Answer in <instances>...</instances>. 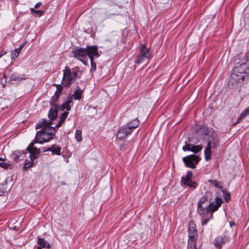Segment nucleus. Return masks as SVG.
<instances>
[{"instance_id":"nucleus-39","label":"nucleus","mask_w":249,"mask_h":249,"mask_svg":"<svg viewBox=\"0 0 249 249\" xmlns=\"http://www.w3.org/2000/svg\"><path fill=\"white\" fill-rule=\"evenodd\" d=\"M91 63V71H95L96 69V63L93 61V59L90 60Z\"/></svg>"},{"instance_id":"nucleus-28","label":"nucleus","mask_w":249,"mask_h":249,"mask_svg":"<svg viewBox=\"0 0 249 249\" xmlns=\"http://www.w3.org/2000/svg\"><path fill=\"white\" fill-rule=\"evenodd\" d=\"M208 181L210 183L213 185L215 187L218 189H222L223 187L221 182L216 179H209Z\"/></svg>"},{"instance_id":"nucleus-2","label":"nucleus","mask_w":249,"mask_h":249,"mask_svg":"<svg viewBox=\"0 0 249 249\" xmlns=\"http://www.w3.org/2000/svg\"><path fill=\"white\" fill-rule=\"evenodd\" d=\"M55 134V127H45L36 132L34 142L43 143L52 140Z\"/></svg>"},{"instance_id":"nucleus-29","label":"nucleus","mask_w":249,"mask_h":249,"mask_svg":"<svg viewBox=\"0 0 249 249\" xmlns=\"http://www.w3.org/2000/svg\"><path fill=\"white\" fill-rule=\"evenodd\" d=\"M61 94H59V92L56 93L55 92L54 95L52 97V99L51 100V105L52 106L53 105L56 104V102L58 99L59 96Z\"/></svg>"},{"instance_id":"nucleus-40","label":"nucleus","mask_w":249,"mask_h":249,"mask_svg":"<svg viewBox=\"0 0 249 249\" xmlns=\"http://www.w3.org/2000/svg\"><path fill=\"white\" fill-rule=\"evenodd\" d=\"M44 13V12L42 10H35V14H38L39 15V17L41 16L42 15V14Z\"/></svg>"},{"instance_id":"nucleus-5","label":"nucleus","mask_w":249,"mask_h":249,"mask_svg":"<svg viewBox=\"0 0 249 249\" xmlns=\"http://www.w3.org/2000/svg\"><path fill=\"white\" fill-rule=\"evenodd\" d=\"M151 56V52L150 49L147 48L144 44H141L139 53L135 62L136 63H140L142 62L144 58H149Z\"/></svg>"},{"instance_id":"nucleus-23","label":"nucleus","mask_w":249,"mask_h":249,"mask_svg":"<svg viewBox=\"0 0 249 249\" xmlns=\"http://www.w3.org/2000/svg\"><path fill=\"white\" fill-rule=\"evenodd\" d=\"M82 93L83 90L79 88H78L71 97L72 99L73 98L74 100H80L81 98Z\"/></svg>"},{"instance_id":"nucleus-22","label":"nucleus","mask_w":249,"mask_h":249,"mask_svg":"<svg viewBox=\"0 0 249 249\" xmlns=\"http://www.w3.org/2000/svg\"><path fill=\"white\" fill-rule=\"evenodd\" d=\"M51 148L52 155H61V148L59 145L56 144H53L51 146Z\"/></svg>"},{"instance_id":"nucleus-25","label":"nucleus","mask_w":249,"mask_h":249,"mask_svg":"<svg viewBox=\"0 0 249 249\" xmlns=\"http://www.w3.org/2000/svg\"><path fill=\"white\" fill-rule=\"evenodd\" d=\"M24 46V44L21 45L18 48L15 49L11 53V58L15 59L19 54L21 50Z\"/></svg>"},{"instance_id":"nucleus-8","label":"nucleus","mask_w":249,"mask_h":249,"mask_svg":"<svg viewBox=\"0 0 249 249\" xmlns=\"http://www.w3.org/2000/svg\"><path fill=\"white\" fill-rule=\"evenodd\" d=\"M222 202L223 200L221 198L216 197L215 198V204L214 202H213L206 207L205 208H207V212H213L217 211L218 208L221 206Z\"/></svg>"},{"instance_id":"nucleus-3","label":"nucleus","mask_w":249,"mask_h":249,"mask_svg":"<svg viewBox=\"0 0 249 249\" xmlns=\"http://www.w3.org/2000/svg\"><path fill=\"white\" fill-rule=\"evenodd\" d=\"M80 72L78 67L72 69V71L68 67H65L63 71V77L62 81L64 85L66 87H69L76 80L78 77V73Z\"/></svg>"},{"instance_id":"nucleus-42","label":"nucleus","mask_w":249,"mask_h":249,"mask_svg":"<svg viewBox=\"0 0 249 249\" xmlns=\"http://www.w3.org/2000/svg\"><path fill=\"white\" fill-rule=\"evenodd\" d=\"M209 219L208 218H206V219H204L202 221V225H206L207 224L208 222L209 221Z\"/></svg>"},{"instance_id":"nucleus-46","label":"nucleus","mask_w":249,"mask_h":249,"mask_svg":"<svg viewBox=\"0 0 249 249\" xmlns=\"http://www.w3.org/2000/svg\"><path fill=\"white\" fill-rule=\"evenodd\" d=\"M52 150V148H51V146L50 147H48L47 148H46L45 150H44V152H48V151H51Z\"/></svg>"},{"instance_id":"nucleus-1","label":"nucleus","mask_w":249,"mask_h":249,"mask_svg":"<svg viewBox=\"0 0 249 249\" xmlns=\"http://www.w3.org/2000/svg\"><path fill=\"white\" fill-rule=\"evenodd\" d=\"M249 76V59L242 60L235 67L231 76L230 82L235 81L236 84H242Z\"/></svg>"},{"instance_id":"nucleus-31","label":"nucleus","mask_w":249,"mask_h":249,"mask_svg":"<svg viewBox=\"0 0 249 249\" xmlns=\"http://www.w3.org/2000/svg\"><path fill=\"white\" fill-rule=\"evenodd\" d=\"M206 201H207V198L206 197V196H203L200 198V199L197 202V207H200L202 206V204H204Z\"/></svg>"},{"instance_id":"nucleus-49","label":"nucleus","mask_w":249,"mask_h":249,"mask_svg":"<svg viewBox=\"0 0 249 249\" xmlns=\"http://www.w3.org/2000/svg\"><path fill=\"white\" fill-rule=\"evenodd\" d=\"M37 249H42V248L40 246H38L37 247Z\"/></svg>"},{"instance_id":"nucleus-7","label":"nucleus","mask_w":249,"mask_h":249,"mask_svg":"<svg viewBox=\"0 0 249 249\" xmlns=\"http://www.w3.org/2000/svg\"><path fill=\"white\" fill-rule=\"evenodd\" d=\"M38 142H34V140L30 143L27 147L26 150L30 153V157L32 160H35L36 159L37 155L40 153V150L34 146L35 143Z\"/></svg>"},{"instance_id":"nucleus-15","label":"nucleus","mask_w":249,"mask_h":249,"mask_svg":"<svg viewBox=\"0 0 249 249\" xmlns=\"http://www.w3.org/2000/svg\"><path fill=\"white\" fill-rule=\"evenodd\" d=\"M197 231H196V226L193 221H190L188 225L189 236H196Z\"/></svg>"},{"instance_id":"nucleus-16","label":"nucleus","mask_w":249,"mask_h":249,"mask_svg":"<svg viewBox=\"0 0 249 249\" xmlns=\"http://www.w3.org/2000/svg\"><path fill=\"white\" fill-rule=\"evenodd\" d=\"M72 103V97L70 96H68L67 98V100L66 102L62 104L61 106V110H64V109H66V111H68L71 109L70 105Z\"/></svg>"},{"instance_id":"nucleus-21","label":"nucleus","mask_w":249,"mask_h":249,"mask_svg":"<svg viewBox=\"0 0 249 249\" xmlns=\"http://www.w3.org/2000/svg\"><path fill=\"white\" fill-rule=\"evenodd\" d=\"M37 243L43 248L50 249L51 246L50 244L48 243L43 238L38 237L37 239Z\"/></svg>"},{"instance_id":"nucleus-33","label":"nucleus","mask_w":249,"mask_h":249,"mask_svg":"<svg viewBox=\"0 0 249 249\" xmlns=\"http://www.w3.org/2000/svg\"><path fill=\"white\" fill-rule=\"evenodd\" d=\"M205 208L206 207L203 208V206L200 207H197V211L199 214L202 215L204 214L205 211L207 212V208Z\"/></svg>"},{"instance_id":"nucleus-9","label":"nucleus","mask_w":249,"mask_h":249,"mask_svg":"<svg viewBox=\"0 0 249 249\" xmlns=\"http://www.w3.org/2000/svg\"><path fill=\"white\" fill-rule=\"evenodd\" d=\"M131 133V130L127 125L123 126L120 128L117 133L116 138L122 140Z\"/></svg>"},{"instance_id":"nucleus-38","label":"nucleus","mask_w":249,"mask_h":249,"mask_svg":"<svg viewBox=\"0 0 249 249\" xmlns=\"http://www.w3.org/2000/svg\"><path fill=\"white\" fill-rule=\"evenodd\" d=\"M54 86H56V87L57 88V90L55 91V92L56 93L59 92V94H61V91L63 89L62 86L60 84H54Z\"/></svg>"},{"instance_id":"nucleus-32","label":"nucleus","mask_w":249,"mask_h":249,"mask_svg":"<svg viewBox=\"0 0 249 249\" xmlns=\"http://www.w3.org/2000/svg\"><path fill=\"white\" fill-rule=\"evenodd\" d=\"M34 160H32L31 159V161H27V160H25V163L24 165L23 168L25 169H27L28 168L31 167L33 165V161Z\"/></svg>"},{"instance_id":"nucleus-41","label":"nucleus","mask_w":249,"mask_h":249,"mask_svg":"<svg viewBox=\"0 0 249 249\" xmlns=\"http://www.w3.org/2000/svg\"><path fill=\"white\" fill-rule=\"evenodd\" d=\"M230 199V195L229 194H226V196H225V200L226 202H229Z\"/></svg>"},{"instance_id":"nucleus-26","label":"nucleus","mask_w":249,"mask_h":249,"mask_svg":"<svg viewBox=\"0 0 249 249\" xmlns=\"http://www.w3.org/2000/svg\"><path fill=\"white\" fill-rule=\"evenodd\" d=\"M139 124V121L135 119L133 121L128 123L126 125L128 127H129V128H130L131 131L132 132L135 128L138 127Z\"/></svg>"},{"instance_id":"nucleus-37","label":"nucleus","mask_w":249,"mask_h":249,"mask_svg":"<svg viewBox=\"0 0 249 249\" xmlns=\"http://www.w3.org/2000/svg\"><path fill=\"white\" fill-rule=\"evenodd\" d=\"M196 184L195 182H193L191 180L190 181L188 182L185 185L193 188H196Z\"/></svg>"},{"instance_id":"nucleus-34","label":"nucleus","mask_w":249,"mask_h":249,"mask_svg":"<svg viewBox=\"0 0 249 249\" xmlns=\"http://www.w3.org/2000/svg\"><path fill=\"white\" fill-rule=\"evenodd\" d=\"M6 183L0 184V196L3 195L6 192V189L5 186Z\"/></svg>"},{"instance_id":"nucleus-4","label":"nucleus","mask_w":249,"mask_h":249,"mask_svg":"<svg viewBox=\"0 0 249 249\" xmlns=\"http://www.w3.org/2000/svg\"><path fill=\"white\" fill-rule=\"evenodd\" d=\"M201 159L195 154L187 156L182 158L185 165L190 168L195 169L199 163Z\"/></svg>"},{"instance_id":"nucleus-43","label":"nucleus","mask_w":249,"mask_h":249,"mask_svg":"<svg viewBox=\"0 0 249 249\" xmlns=\"http://www.w3.org/2000/svg\"><path fill=\"white\" fill-rule=\"evenodd\" d=\"M0 166L3 167V168H7L8 166V165L6 163H0Z\"/></svg>"},{"instance_id":"nucleus-44","label":"nucleus","mask_w":249,"mask_h":249,"mask_svg":"<svg viewBox=\"0 0 249 249\" xmlns=\"http://www.w3.org/2000/svg\"><path fill=\"white\" fill-rule=\"evenodd\" d=\"M42 5V3L41 2H37L34 8L36 9Z\"/></svg>"},{"instance_id":"nucleus-30","label":"nucleus","mask_w":249,"mask_h":249,"mask_svg":"<svg viewBox=\"0 0 249 249\" xmlns=\"http://www.w3.org/2000/svg\"><path fill=\"white\" fill-rule=\"evenodd\" d=\"M75 138L78 142L82 141V132L80 130H76L75 132Z\"/></svg>"},{"instance_id":"nucleus-12","label":"nucleus","mask_w":249,"mask_h":249,"mask_svg":"<svg viewBox=\"0 0 249 249\" xmlns=\"http://www.w3.org/2000/svg\"><path fill=\"white\" fill-rule=\"evenodd\" d=\"M57 105L56 104L53 105L48 113V117L50 119V121L52 122V121L54 120L57 118Z\"/></svg>"},{"instance_id":"nucleus-14","label":"nucleus","mask_w":249,"mask_h":249,"mask_svg":"<svg viewBox=\"0 0 249 249\" xmlns=\"http://www.w3.org/2000/svg\"><path fill=\"white\" fill-rule=\"evenodd\" d=\"M52 124V122L51 121H48L47 119H43L36 124V128L38 129L43 127H50V125Z\"/></svg>"},{"instance_id":"nucleus-10","label":"nucleus","mask_w":249,"mask_h":249,"mask_svg":"<svg viewBox=\"0 0 249 249\" xmlns=\"http://www.w3.org/2000/svg\"><path fill=\"white\" fill-rule=\"evenodd\" d=\"M202 149L201 145H195L186 142L185 144L182 147V150L184 151H190L195 154H196Z\"/></svg>"},{"instance_id":"nucleus-24","label":"nucleus","mask_w":249,"mask_h":249,"mask_svg":"<svg viewBox=\"0 0 249 249\" xmlns=\"http://www.w3.org/2000/svg\"><path fill=\"white\" fill-rule=\"evenodd\" d=\"M14 159L16 160H23L25 157V153L24 151H16L15 152Z\"/></svg>"},{"instance_id":"nucleus-50","label":"nucleus","mask_w":249,"mask_h":249,"mask_svg":"<svg viewBox=\"0 0 249 249\" xmlns=\"http://www.w3.org/2000/svg\"><path fill=\"white\" fill-rule=\"evenodd\" d=\"M1 160V159L0 158V160Z\"/></svg>"},{"instance_id":"nucleus-11","label":"nucleus","mask_w":249,"mask_h":249,"mask_svg":"<svg viewBox=\"0 0 249 249\" xmlns=\"http://www.w3.org/2000/svg\"><path fill=\"white\" fill-rule=\"evenodd\" d=\"M86 51H87V56L89 57L90 60L94 59V57H98L99 56L98 52V49L96 46H87Z\"/></svg>"},{"instance_id":"nucleus-36","label":"nucleus","mask_w":249,"mask_h":249,"mask_svg":"<svg viewBox=\"0 0 249 249\" xmlns=\"http://www.w3.org/2000/svg\"><path fill=\"white\" fill-rule=\"evenodd\" d=\"M196 184L195 182H193L191 180L190 181L188 182L185 185L193 188H196Z\"/></svg>"},{"instance_id":"nucleus-27","label":"nucleus","mask_w":249,"mask_h":249,"mask_svg":"<svg viewBox=\"0 0 249 249\" xmlns=\"http://www.w3.org/2000/svg\"><path fill=\"white\" fill-rule=\"evenodd\" d=\"M68 114H69V113L67 111H64L62 114V115L60 116V120H59L58 123L55 126V128H58L62 125V124L64 123L65 120L67 117Z\"/></svg>"},{"instance_id":"nucleus-13","label":"nucleus","mask_w":249,"mask_h":249,"mask_svg":"<svg viewBox=\"0 0 249 249\" xmlns=\"http://www.w3.org/2000/svg\"><path fill=\"white\" fill-rule=\"evenodd\" d=\"M215 144L213 143L210 141L208 142V145L204 150L205 159L206 161H208L211 158V148L215 147Z\"/></svg>"},{"instance_id":"nucleus-19","label":"nucleus","mask_w":249,"mask_h":249,"mask_svg":"<svg viewBox=\"0 0 249 249\" xmlns=\"http://www.w3.org/2000/svg\"><path fill=\"white\" fill-rule=\"evenodd\" d=\"M249 114V106L243 112H242L234 125H236L246 116Z\"/></svg>"},{"instance_id":"nucleus-35","label":"nucleus","mask_w":249,"mask_h":249,"mask_svg":"<svg viewBox=\"0 0 249 249\" xmlns=\"http://www.w3.org/2000/svg\"><path fill=\"white\" fill-rule=\"evenodd\" d=\"M11 78L13 80H14V81H20L21 80H23V79H25V77H22L20 76L15 75H12Z\"/></svg>"},{"instance_id":"nucleus-45","label":"nucleus","mask_w":249,"mask_h":249,"mask_svg":"<svg viewBox=\"0 0 249 249\" xmlns=\"http://www.w3.org/2000/svg\"><path fill=\"white\" fill-rule=\"evenodd\" d=\"M6 52L5 51H2L0 53V58L3 55L6 53Z\"/></svg>"},{"instance_id":"nucleus-20","label":"nucleus","mask_w":249,"mask_h":249,"mask_svg":"<svg viewBox=\"0 0 249 249\" xmlns=\"http://www.w3.org/2000/svg\"><path fill=\"white\" fill-rule=\"evenodd\" d=\"M213 244L214 246L218 248V249H220L224 244L223 238L221 236L217 237L214 240Z\"/></svg>"},{"instance_id":"nucleus-18","label":"nucleus","mask_w":249,"mask_h":249,"mask_svg":"<svg viewBox=\"0 0 249 249\" xmlns=\"http://www.w3.org/2000/svg\"><path fill=\"white\" fill-rule=\"evenodd\" d=\"M188 249H196V242L195 236H189Z\"/></svg>"},{"instance_id":"nucleus-47","label":"nucleus","mask_w":249,"mask_h":249,"mask_svg":"<svg viewBox=\"0 0 249 249\" xmlns=\"http://www.w3.org/2000/svg\"><path fill=\"white\" fill-rule=\"evenodd\" d=\"M35 8H30L31 12L32 14H35V11L36 10H35Z\"/></svg>"},{"instance_id":"nucleus-6","label":"nucleus","mask_w":249,"mask_h":249,"mask_svg":"<svg viewBox=\"0 0 249 249\" xmlns=\"http://www.w3.org/2000/svg\"><path fill=\"white\" fill-rule=\"evenodd\" d=\"M74 57L81 61L85 65H88V56L86 48H80L73 51Z\"/></svg>"},{"instance_id":"nucleus-48","label":"nucleus","mask_w":249,"mask_h":249,"mask_svg":"<svg viewBox=\"0 0 249 249\" xmlns=\"http://www.w3.org/2000/svg\"><path fill=\"white\" fill-rule=\"evenodd\" d=\"M230 224L231 227L235 225V223L234 222H231Z\"/></svg>"},{"instance_id":"nucleus-17","label":"nucleus","mask_w":249,"mask_h":249,"mask_svg":"<svg viewBox=\"0 0 249 249\" xmlns=\"http://www.w3.org/2000/svg\"><path fill=\"white\" fill-rule=\"evenodd\" d=\"M193 177V173L191 171H189L187 172L185 177H182L181 179V183L185 185L188 182L191 180Z\"/></svg>"}]
</instances>
